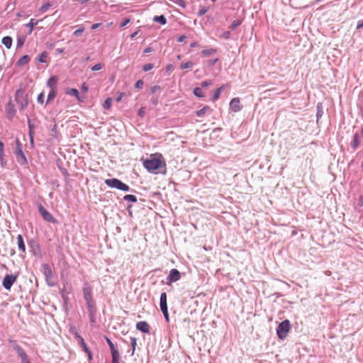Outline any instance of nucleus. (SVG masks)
I'll return each instance as SVG.
<instances>
[{"instance_id":"1","label":"nucleus","mask_w":363,"mask_h":363,"mask_svg":"<svg viewBox=\"0 0 363 363\" xmlns=\"http://www.w3.org/2000/svg\"><path fill=\"white\" fill-rule=\"evenodd\" d=\"M144 167L150 172L157 173V170L163 167H165V162L162 159V155H160L159 157H152L147 159L143 162Z\"/></svg>"},{"instance_id":"2","label":"nucleus","mask_w":363,"mask_h":363,"mask_svg":"<svg viewBox=\"0 0 363 363\" xmlns=\"http://www.w3.org/2000/svg\"><path fill=\"white\" fill-rule=\"evenodd\" d=\"M83 296L86 301L88 311L96 310L95 303L92 298L91 288L90 286H86L83 288Z\"/></svg>"},{"instance_id":"3","label":"nucleus","mask_w":363,"mask_h":363,"mask_svg":"<svg viewBox=\"0 0 363 363\" xmlns=\"http://www.w3.org/2000/svg\"><path fill=\"white\" fill-rule=\"evenodd\" d=\"M105 184L109 187L122 190L123 191H129L130 189L129 186L116 178L107 179L105 180Z\"/></svg>"},{"instance_id":"4","label":"nucleus","mask_w":363,"mask_h":363,"mask_svg":"<svg viewBox=\"0 0 363 363\" xmlns=\"http://www.w3.org/2000/svg\"><path fill=\"white\" fill-rule=\"evenodd\" d=\"M290 328L291 324L289 320H284L281 322L277 328V334L279 338L281 340L285 339Z\"/></svg>"},{"instance_id":"5","label":"nucleus","mask_w":363,"mask_h":363,"mask_svg":"<svg viewBox=\"0 0 363 363\" xmlns=\"http://www.w3.org/2000/svg\"><path fill=\"white\" fill-rule=\"evenodd\" d=\"M42 272L45 278V281L48 286H54L55 285V283L52 280V272L51 268L48 264H43L42 265Z\"/></svg>"},{"instance_id":"6","label":"nucleus","mask_w":363,"mask_h":363,"mask_svg":"<svg viewBox=\"0 0 363 363\" xmlns=\"http://www.w3.org/2000/svg\"><path fill=\"white\" fill-rule=\"evenodd\" d=\"M160 309L165 318V320H167V322H169V318L168 308H167V294L165 292L162 293L160 295Z\"/></svg>"},{"instance_id":"7","label":"nucleus","mask_w":363,"mask_h":363,"mask_svg":"<svg viewBox=\"0 0 363 363\" xmlns=\"http://www.w3.org/2000/svg\"><path fill=\"white\" fill-rule=\"evenodd\" d=\"M38 211L43 219L47 222L52 223H57V220L53 217V216L50 212H48L41 204H40L38 206Z\"/></svg>"},{"instance_id":"8","label":"nucleus","mask_w":363,"mask_h":363,"mask_svg":"<svg viewBox=\"0 0 363 363\" xmlns=\"http://www.w3.org/2000/svg\"><path fill=\"white\" fill-rule=\"evenodd\" d=\"M181 279V273L177 269L170 270L167 277V284L171 285L172 283L179 281Z\"/></svg>"},{"instance_id":"9","label":"nucleus","mask_w":363,"mask_h":363,"mask_svg":"<svg viewBox=\"0 0 363 363\" xmlns=\"http://www.w3.org/2000/svg\"><path fill=\"white\" fill-rule=\"evenodd\" d=\"M16 280V276L13 274H6L2 281V285L6 290H10L12 285Z\"/></svg>"},{"instance_id":"10","label":"nucleus","mask_w":363,"mask_h":363,"mask_svg":"<svg viewBox=\"0 0 363 363\" xmlns=\"http://www.w3.org/2000/svg\"><path fill=\"white\" fill-rule=\"evenodd\" d=\"M105 340L110 347L112 359H120V357H121L120 354H119L118 351L116 349L115 345L113 343V342L107 336H105Z\"/></svg>"},{"instance_id":"11","label":"nucleus","mask_w":363,"mask_h":363,"mask_svg":"<svg viewBox=\"0 0 363 363\" xmlns=\"http://www.w3.org/2000/svg\"><path fill=\"white\" fill-rule=\"evenodd\" d=\"M78 345L89 356V359H92V354L87 345L86 344L84 338L82 337H78V340H77Z\"/></svg>"},{"instance_id":"12","label":"nucleus","mask_w":363,"mask_h":363,"mask_svg":"<svg viewBox=\"0 0 363 363\" xmlns=\"http://www.w3.org/2000/svg\"><path fill=\"white\" fill-rule=\"evenodd\" d=\"M230 108L234 112L240 111L242 109L239 98H234L230 102Z\"/></svg>"},{"instance_id":"13","label":"nucleus","mask_w":363,"mask_h":363,"mask_svg":"<svg viewBox=\"0 0 363 363\" xmlns=\"http://www.w3.org/2000/svg\"><path fill=\"white\" fill-rule=\"evenodd\" d=\"M136 328L143 333H150V325L146 321L138 322Z\"/></svg>"},{"instance_id":"14","label":"nucleus","mask_w":363,"mask_h":363,"mask_svg":"<svg viewBox=\"0 0 363 363\" xmlns=\"http://www.w3.org/2000/svg\"><path fill=\"white\" fill-rule=\"evenodd\" d=\"M58 82V77L57 76L51 77L47 82V86L51 89H57V84Z\"/></svg>"},{"instance_id":"15","label":"nucleus","mask_w":363,"mask_h":363,"mask_svg":"<svg viewBox=\"0 0 363 363\" xmlns=\"http://www.w3.org/2000/svg\"><path fill=\"white\" fill-rule=\"evenodd\" d=\"M28 128H29L28 135H29L30 143L33 144V135H34L33 130L35 128V126L33 124L31 123V121L29 118L28 120Z\"/></svg>"},{"instance_id":"16","label":"nucleus","mask_w":363,"mask_h":363,"mask_svg":"<svg viewBox=\"0 0 363 363\" xmlns=\"http://www.w3.org/2000/svg\"><path fill=\"white\" fill-rule=\"evenodd\" d=\"M19 145H20V144L18 143V147L16 149V155L17 157H20L24 163H27V159H26L23 150L19 147Z\"/></svg>"},{"instance_id":"17","label":"nucleus","mask_w":363,"mask_h":363,"mask_svg":"<svg viewBox=\"0 0 363 363\" xmlns=\"http://www.w3.org/2000/svg\"><path fill=\"white\" fill-rule=\"evenodd\" d=\"M26 99L24 96V91L21 89H18L15 94V100L16 102L21 101V100Z\"/></svg>"},{"instance_id":"18","label":"nucleus","mask_w":363,"mask_h":363,"mask_svg":"<svg viewBox=\"0 0 363 363\" xmlns=\"http://www.w3.org/2000/svg\"><path fill=\"white\" fill-rule=\"evenodd\" d=\"M30 58L28 55H23L21 57L17 62V65L18 66H23L28 64L30 61Z\"/></svg>"},{"instance_id":"19","label":"nucleus","mask_w":363,"mask_h":363,"mask_svg":"<svg viewBox=\"0 0 363 363\" xmlns=\"http://www.w3.org/2000/svg\"><path fill=\"white\" fill-rule=\"evenodd\" d=\"M211 111V108L208 106H206L203 108H202L201 109L197 111L196 112V115L198 117H203L206 113H207L208 112H210Z\"/></svg>"},{"instance_id":"20","label":"nucleus","mask_w":363,"mask_h":363,"mask_svg":"<svg viewBox=\"0 0 363 363\" xmlns=\"http://www.w3.org/2000/svg\"><path fill=\"white\" fill-rule=\"evenodd\" d=\"M359 143H360L359 136L357 133H355L353 136V140L351 143V146L354 150H355L358 147V146L359 145Z\"/></svg>"},{"instance_id":"21","label":"nucleus","mask_w":363,"mask_h":363,"mask_svg":"<svg viewBox=\"0 0 363 363\" xmlns=\"http://www.w3.org/2000/svg\"><path fill=\"white\" fill-rule=\"evenodd\" d=\"M153 21L155 22L160 23L161 25H164L167 23V18H165V16L164 15L155 16L153 18Z\"/></svg>"},{"instance_id":"22","label":"nucleus","mask_w":363,"mask_h":363,"mask_svg":"<svg viewBox=\"0 0 363 363\" xmlns=\"http://www.w3.org/2000/svg\"><path fill=\"white\" fill-rule=\"evenodd\" d=\"M38 20H35V18H31L30 22L26 25L27 27L30 28L29 31H28V34H31V33L33 32L34 26L38 25Z\"/></svg>"},{"instance_id":"23","label":"nucleus","mask_w":363,"mask_h":363,"mask_svg":"<svg viewBox=\"0 0 363 363\" xmlns=\"http://www.w3.org/2000/svg\"><path fill=\"white\" fill-rule=\"evenodd\" d=\"M2 43L7 48H10L12 45V38L10 36L4 37L2 39Z\"/></svg>"},{"instance_id":"24","label":"nucleus","mask_w":363,"mask_h":363,"mask_svg":"<svg viewBox=\"0 0 363 363\" xmlns=\"http://www.w3.org/2000/svg\"><path fill=\"white\" fill-rule=\"evenodd\" d=\"M216 52V49L210 48V49L203 50L201 51V55L203 57H208V56H211V55L215 54Z\"/></svg>"},{"instance_id":"25","label":"nucleus","mask_w":363,"mask_h":363,"mask_svg":"<svg viewBox=\"0 0 363 363\" xmlns=\"http://www.w3.org/2000/svg\"><path fill=\"white\" fill-rule=\"evenodd\" d=\"M56 95H57V89H50V92L48 96L46 103L49 104L50 102H51L55 98Z\"/></svg>"},{"instance_id":"26","label":"nucleus","mask_w":363,"mask_h":363,"mask_svg":"<svg viewBox=\"0 0 363 363\" xmlns=\"http://www.w3.org/2000/svg\"><path fill=\"white\" fill-rule=\"evenodd\" d=\"M223 88V86H220V88L216 89L214 91V93H213L212 99H211L213 101H215L219 99Z\"/></svg>"},{"instance_id":"27","label":"nucleus","mask_w":363,"mask_h":363,"mask_svg":"<svg viewBox=\"0 0 363 363\" xmlns=\"http://www.w3.org/2000/svg\"><path fill=\"white\" fill-rule=\"evenodd\" d=\"M26 35H18L17 38V48H21L26 42Z\"/></svg>"},{"instance_id":"28","label":"nucleus","mask_w":363,"mask_h":363,"mask_svg":"<svg viewBox=\"0 0 363 363\" xmlns=\"http://www.w3.org/2000/svg\"><path fill=\"white\" fill-rule=\"evenodd\" d=\"M194 65V63L191 61H188L186 62H182L180 65L181 69H191Z\"/></svg>"},{"instance_id":"29","label":"nucleus","mask_w":363,"mask_h":363,"mask_svg":"<svg viewBox=\"0 0 363 363\" xmlns=\"http://www.w3.org/2000/svg\"><path fill=\"white\" fill-rule=\"evenodd\" d=\"M17 243H18L19 250H25L26 246H25L23 238L22 237V235H18Z\"/></svg>"},{"instance_id":"30","label":"nucleus","mask_w":363,"mask_h":363,"mask_svg":"<svg viewBox=\"0 0 363 363\" xmlns=\"http://www.w3.org/2000/svg\"><path fill=\"white\" fill-rule=\"evenodd\" d=\"M7 113L11 118L13 117L16 113V110L14 109L13 106L11 104V102H9L8 104Z\"/></svg>"},{"instance_id":"31","label":"nucleus","mask_w":363,"mask_h":363,"mask_svg":"<svg viewBox=\"0 0 363 363\" xmlns=\"http://www.w3.org/2000/svg\"><path fill=\"white\" fill-rule=\"evenodd\" d=\"M123 199L126 201H130V202H133V203L137 202V201H138L136 196L134 195H132V194L125 195L123 197Z\"/></svg>"},{"instance_id":"32","label":"nucleus","mask_w":363,"mask_h":363,"mask_svg":"<svg viewBox=\"0 0 363 363\" xmlns=\"http://www.w3.org/2000/svg\"><path fill=\"white\" fill-rule=\"evenodd\" d=\"M48 53L47 52H43L38 57V61L42 63L47 62Z\"/></svg>"},{"instance_id":"33","label":"nucleus","mask_w":363,"mask_h":363,"mask_svg":"<svg viewBox=\"0 0 363 363\" xmlns=\"http://www.w3.org/2000/svg\"><path fill=\"white\" fill-rule=\"evenodd\" d=\"M194 94L195 96H196L198 97H200V98L204 97L203 92L201 88H200V87L194 88Z\"/></svg>"},{"instance_id":"34","label":"nucleus","mask_w":363,"mask_h":363,"mask_svg":"<svg viewBox=\"0 0 363 363\" xmlns=\"http://www.w3.org/2000/svg\"><path fill=\"white\" fill-rule=\"evenodd\" d=\"M52 6V4L51 3L47 2L40 6V11L42 13H45Z\"/></svg>"},{"instance_id":"35","label":"nucleus","mask_w":363,"mask_h":363,"mask_svg":"<svg viewBox=\"0 0 363 363\" xmlns=\"http://www.w3.org/2000/svg\"><path fill=\"white\" fill-rule=\"evenodd\" d=\"M69 331L70 333L74 335V338L76 339V340H78V337H82L79 333H78L77 331V329L75 326H71L70 327V329H69Z\"/></svg>"},{"instance_id":"36","label":"nucleus","mask_w":363,"mask_h":363,"mask_svg":"<svg viewBox=\"0 0 363 363\" xmlns=\"http://www.w3.org/2000/svg\"><path fill=\"white\" fill-rule=\"evenodd\" d=\"M242 23V20H239V19H237V20H234L230 28L231 30H235L238 26H239L240 25H241Z\"/></svg>"},{"instance_id":"37","label":"nucleus","mask_w":363,"mask_h":363,"mask_svg":"<svg viewBox=\"0 0 363 363\" xmlns=\"http://www.w3.org/2000/svg\"><path fill=\"white\" fill-rule=\"evenodd\" d=\"M88 311H89L90 322L91 323H96L95 315H96V310Z\"/></svg>"},{"instance_id":"38","label":"nucleus","mask_w":363,"mask_h":363,"mask_svg":"<svg viewBox=\"0 0 363 363\" xmlns=\"http://www.w3.org/2000/svg\"><path fill=\"white\" fill-rule=\"evenodd\" d=\"M130 345L133 348V351L131 353V355H133L135 353V347L137 345V338L135 337H130Z\"/></svg>"},{"instance_id":"39","label":"nucleus","mask_w":363,"mask_h":363,"mask_svg":"<svg viewBox=\"0 0 363 363\" xmlns=\"http://www.w3.org/2000/svg\"><path fill=\"white\" fill-rule=\"evenodd\" d=\"M68 94L71 96H76L79 100H81L79 97V91L77 89H71Z\"/></svg>"},{"instance_id":"40","label":"nucleus","mask_w":363,"mask_h":363,"mask_svg":"<svg viewBox=\"0 0 363 363\" xmlns=\"http://www.w3.org/2000/svg\"><path fill=\"white\" fill-rule=\"evenodd\" d=\"M111 101L112 100L111 98L106 99L103 105L104 108L105 109H109L111 106Z\"/></svg>"},{"instance_id":"41","label":"nucleus","mask_w":363,"mask_h":363,"mask_svg":"<svg viewBox=\"0 0 363 363\" xmlns=\"http://www.w3.org/2000/svg\"><path fill=\"white\" fill-rule=\"evenodd\" d=\"M16 352H17V354L19 355V357L21 358L22 357H24L25 358V356L26 355V352L23 350V348L21 347L17 348V350H16Z\"/></svg>"},{"instance_id":"42","label":"nucleus","mask_w":363,"mask_h":363,"mask_svg":"<svg viewBox=\"0 0 363 363\" xmlns=\"http://www.w3.org/2000/svg\"><path fill=\"white\" fill-rule=\"evenodd\" d=\"M213 84V80L208 79V80L202 82L201 85L202 87L206 88V87H208V86L212 85Z\"/></svg>"},{"instance_id":"43","label":"nucleus","mask_w":363,"mask_h":363,"mask_svg":"<svg viewBox=\"0 0 363 363\" xmlns=\"http://www.w3.org/2000/svg\"><path fill=\"white\" fill-rule=\"evenodd\" d=\"M153 67H154V65L152 63L145 64L143 67V70L145 72H148V71L151 70L152 69H153Z\"/></svg>"},{"instance_id":"44","label":"nucleus","mask_w":363,"mask_h":363,"mask_svg":"<svg viewBox=\"0 0 363 363\" xmlns=\"http://www.w3.org/2000/svg\"><path fill=\"white\" fill-rule=\"evenodd\" d=\"M4 155V145L3 142L0 140V160H2Z\"/></svg>"},{"instance_id":"45","label":"nucleus","mask_w":363,"mask_h":363,"mask_svg":"<svg viewBox=\"0 0 363 363\" xmlns=\"http://www.w3.org/2000/svg\"><path fill=\"white\" fill-rule=\"evenodd\" d=\"M20 104L21 109H24L28 106V101L26 99L21 100V101L17 102Z\"/></svg>"},{"instance_id":"46","label":"nucleus","mask_w":363,"mask_h":363,"mask_svg":"<svg viewBox=\"0 0 363 363\" xmlns=\"http://www.w3.org/2000/svg\"><path fill=\"white\" fill-rule=\"evenodd\" d=\"M44 98H45V95H44V93L43 92H41L38 96V98H37V101L39 104H43V102H44Z\"/></svg>"},{"instance_id":"47","label":"nucleus","mask_w":363,"mask_h":363,"mask_svg":"<svg viewBox=\"0 0 363 363\" xmlns=\"http://www.w3.org/2000/svg\"><path fill=\"white\" fill-rule=\"evenodd\" d=\"M143 85H144V82L141 79L137 81L135 84V87L136 89H142L143 87Z\"/></svg>"},{"instance_id":"48","label":"nucleus","mask_w":363,"mask_h":363,"mask_svg":"<svg viewBox=\"0 0 363 363\" xmlns=\"http://www.w3.org/2000/svg\"><path fill=\"white\" fill-rule=\"evenodd\" d=\"M84 31V28L83 27L79 28V29L76 30L73 35L76 37L79 36Z\"/></svg>"},{"instance_id":"49","label":"nucleus","mask_w":363,"mask_h":363,"mask_svg":"<svg viewBox=\"0 0 363 363\" xmlns=\"http://www.w3.org/2000/svg\"><path fill=\"white\" fill-rule=\"evenodd\" d=\"M208 10V8L205 7V6L200 8V9L199 11V16H201L204 15L205 13H207Z\"/></svg>"},{"instance_id":"50","label":"nucleus","mask_w":363,"mask_h":363,"mask_svg":"<svg viewBox=\"0 0 363 363\" xmlns=\"http://www.w3.org/2000/svg\"><path fill=\"white\" fill-rule=\"evenodd\" d=\"M10 344L12 346V348L13 350H16L17 348L20 347L21 346L18 345L17 342L16 340H9Z\"/></svg>"},{"instance_id":"51","label":"nucleus","mask_w":363,"mask_h":363,"mask_svg":"<svg viewBox=\"0 0 363 363\" xmlns=\"http://www.w3.org/2000/svg\"><path fill=\"white\" fill-rule=\"evenodd\" d=\"M103 67L102 65L100 64V63H98V64H96L95 65H94L92 67H91V70L92 71H98V70H100Z\"/></svg>"},{"instance_id":"52","label":"nucleus","mask_w":363,"mask_h":363,"mask_svg":"<svg viewBox=\"0 0 363 363\" xmlns=\"http://www.w3.org/2000/svg\"><path fill=\"white\" fill-rule=\"evenodd\" d=\"M138 116L140 117H144L145 114V108L144 107H142L140 108L139 110H138Z\"/></svg>"},{"instance_id":"53","label":"nucleus","mask_w":363,"mask_h":363,"mask_svg":"<svg viewBox=\"0 0 363 363\" xmlns=\"http://www.w3.org/2000/svg\"><path fill=\"white\" fill-rule=\"evenodd\" d=\"M186 39V36L184 35H182L177 38V41L179 43H183V42H185Z\"/></svg>"},{"instance_id":"54","label":"nucleus","mask_w":363,"mask_h":363,"mask_svg":"<svg viewBox=\"0 0 363 363\" xmlns=\"http://www.w3.org/2000/svg\"><path fill=\"white\" fill-rule=\"evenodd\" d=\"M130 21V18L124 19L123 22L121 24V28L125 27Z\"/></svg>"},{"instance_id":"55","label":"nucleus","mask_w":363,"mask_h":363,"mask_svg":"<svg viewBox=\"0 0 363 363\" xmlns=\"http://www.w3.org/2000/svg\"><path fill=\"white\" fill-rule=\"evenodd\" d=\"M230 35V31H225V32L222 34V38H225V39H228V38H229Z\"/></svg>"},{"instance_id":"56","label":"nucleus","mask_w":363,"mask_h":363,"mask_svg":"<svg viewBox=\"0 0 363 363\" xmlns=\"http://www.w3.org/2000/svg\"><path fill=\"white\" fill-rule=\"evenodd\" d=\"M174 2H175L176 4H177L178 5L181 6H183V7L185 6L184 0H175V1L174 0Z\"/></svg>"},{"instance_id":"57","label":"nucleus","mask_w":363,"mask_h":363,"mask_svg":"<svg viewBox=\"0 0 363 363\" xmlns=\"http://www.w3.org/2000/svg\"><path fill=\"white\" fill-rule=\"evenodd\" d=\"M124 95H125V94L123 93V92L118 93V96H117V98L116 99V101H118V102L120 101L122 99V98L123 97Z\"/></svg>"},{"instance_id":"58","label":"nucleus","mask_w":363,"mask_h":363,"mask_svg":"<svg viewBox=\"0 0 363 363\" xmlns=\"http://www.w3.org/2000/svg\"><path fill=\"white\" fill-rule=\"evenodd\" d=\"M21 362L22 363H30V360L28 358L27 354L25 356V358L24 357L21 358Z\"/></svg>"},{"instance_id":"59","label":"nucleus","mask_w":363,"mask_h":363,"mask_svg":"<svg viewBox=\"0 0 363 363\" xmlns=\"http://www.w3.org/2000/svg\"><path fill=\"white\" fill-rule=\"evenodd\" d=\"M62 298H63V300H64L65 303H67V300H68V298H67V296H65V295L64 294V290H62Z\"/></svg>"},{"instance_id":"60","label":"nucleus","mask_w":363,"mask_h":363,"mask_svg":"<svg viewBox=\"0 0 363 363\" xmlns=\"http://www.w3.org/2000/svg\"><path fill=\"white\" fill-rule=\"evenodd\" d=\"M363 28V21H359L357 26V29Z\"/></svg>"},{"instance_id":"61","label":"nucleus","mask_w":363,"mask_h":363,"mask_svg":"<svg viewBox=\"0 0 363 363\" xmlns=\"http://www.w3.org/2000/svg\"><path fill=\"white\" fill-rule=\"evenodd\" d=\"M152 51V48L150 47H147L146 48L145 50H144V52L145 53H149V52H151Z\"/></svg>"},{"instance_id":"62","label":"nucleus","mask_w":363,"mask_h":363,"mask_svg":"<svg viewBox=\"0 0 363 363\" xmlns=\"http://www.w3.org/2000/svg\"><path fill=\"white\" fill-rule=\"evenodd\" d=\"M138 32H139V29L137 31H135V33H132L130 35L131 39H134L137 36V35L138 34Z\"/></svg>"},{"instance_id":"63","label":"nucleus","mask_w":363,"mask_h":363,"mask_svg":"<svg viewBox=\"0 0 363 363\" xmlns=\"http://www.w3.org/2000/svg\"><path fill=\"white\" fill-rule=\"evenodd\" d=\"M99 26H100V23H94L92 25L91 29L95 30V29L98 28L99 27Z\"/></svg>"},{"instance_id":"64","label":"nucleus","mask_w":363,"mask_h":363,"mask_svg":"<svg viewBox=\"0 0 363 363\" xmlns=\"http://www.w3.org/2000/svg\"><path fill=\"white\" fill-rule=\"evenodd\" d=\"M160 89V86H154L152 88V92L154 93L155 92L157 89Z\"/></svg>"}]
</instances>
